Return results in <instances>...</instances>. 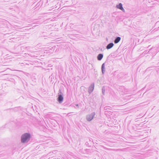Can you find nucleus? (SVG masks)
<instances>
[{
    "mask_svg": "<svg viewBox=\"0 0 159 159\" xmlns=\"http://www.w3.org/2000/svg\"><path fill=\"white\" fill-rule=\"evenodd\" d=\"M31 138V135L29 133H25L23 134L21 138V142L23 143L28 142Z\"/></svg>",
    "mask_w": 159,
    "mask_h": 159,
    "instance_id": "f257e3e1",
    "label": "nucleus"
},
{
    "mask_svg": "<svg viewBox=\"0 0 159 159\" xmlns=\"http://www.w3.org/2000/svg\"><path fill=\"white\" fill-rule=\"evenodd\" d=\"M63 93L61 92L60 89L59 91L58 97L57 98V100L59 103H61L63 100Z\"/></svg>",
    "mask_w": 159,
    "mask_h": 159,
    "instance_id": "f03ea898",
    "label": "nucleus"
},
{
    "mask_svg": "<svg viewBox=\"0 0 159 159\" xmlns=\"http://www.w3.org/2000/svg\"><path fill=\"white\" fill-rule=\"evenodd\" d=\"M95 115L94 112H93L90 114L86 116V119L88 121H90L93 118Z\"/></svg>",
    "mask_w": 159,
    "mask_h": 159,
    "instance_id": "7ed1b4c3",
    "label": "nucleus"
},
{
    "mask_svg": "<svg viewBox=\"0 0 159 159\" xmlns=\"http://www.w3.org/2000/svg\"><path fill=\"white\" fill-rule=\"evenodd\" d=\"M94 87V83L92 84L89 86V94H90L93 91Z\"/></svg>",
    "mask_w": 159,
    "mask_h": 159,
    "instance_id": "20e7f679",
    "label": "nucleus"
},
{
    "mask_svg": "<svg viewBox=\"0 0 159 159\" xmlns=\"http://www.w3.org/2000/svg\"><path fill=\"white\" fill-rule=\"evenodd\" d=\"M114 44L113 43H111L107 45L106 48L107 49L111 48L114 46Z\"/></svg>",
    "mask_w": 159,
    "mask_h": 159,
    "instance_id": "39448f33",
    "label": "nucleus"
},
{
    "mask_svg": "<svg viewBox=\"0 0 159 159\" xmlns=\"http://www.w3.org/2000/svg\"><path fill=\"white\" fill-rule=\"evenodd\" d=\"M103 55L102 54L100 53L98 54L97 57V59L98 61H101Z\"/></svg>",
    "mask_w": 159,
    "mask_h": 159,
    "instance_id": "423d86ee",
    "label": "nucleus"
},
{
    "mask_svg": "<svg viewBox=\"0 0 159 159\" xmlns=\"http://www.w3.org/2000/svg\"><path fill=\"white\" fill-rule=\"evenodd\" d=\"M121 39V38L120 37H116L115 38L114 42L115 43H117L119 42Z\"/></svg>",
    "mask_w": 159,
    "mask_h": 159,
    "instance_id": "0eeeda50",
    "label": "nucleus"
},
{
    "mask_svg": "<svg viewBox=\"0 0 159 159\" xmlns=\"http://www.w3.org/2000/svg\"><path fill=\"white\" fill-rule=\"evenodd\" d=\"M101 70L102 74H104L105 71V63L102 64L101 66Z\"/></svg>",
    "mask_w": 159,
    "mask_h": 159,
    "instance_id": "6e6552de",
    "label": "nucleus"
},
{
    "mask_svg": "<svg viewBox=\"0 0 159 159\" xmlns=\"http://www.w3.org/2000/svg\"><path fill=\"white\" fill-rule=\"evenodd\" d=\"M116 7L120 10L123 7L121 3H120L118 5L116 6Z\"/></svg>",
    "mask_w": 159,
    "mask_h": 159,
    "instance_id": "1a4fd4ad",
    "label": "nucleus"
},
{
    "mask_svg": "<svg viewBox=\"0 0 159 159\" xmlns=\"http://www.w3.org/2000/svg\"><path fill=\"white\" fill-rule=\"evenodd\" d=\"M55 47H49L48 48V51H49L50 50H51L52 51H53L54 50Z\"/></svg>",
    "mask_w": 159,
    "mask_h": 159,
    "instance_id": "9d476101",
    "label": "nucleus"
},
{
    "mask_svg": "<svg viewBox=\"0 0 159 159\" xmlns=\"http://www.w3.org/2000/svg\"><path fill=\"white\" fill-rule=\"evenodd\" d=\"M102 93L103 94V95H104L105 93V87L104 86H103L102 87Z\"/></svg>",
    "mask_w": 159,
    "mask_h": 159,
    "instance_id": "9b49d317",
    "label": "nucleus"
},
{
    "mask_svg": "<svg viewBox=\"0 0 159 159\" xmlns=\"http://www.w3.org/2000/svg\"><path fill=\"white\" fill-rule=\"evenodd\" d=\"M85 145L87 146H89V143H88V142H86L85 143Z\"/></svg>",
    "mask_w": 159,
    "mask_h": 159,
    "instance_id": "f8f14e48",
    "label": "nucleus"
},
{
    "mask_svg": "<svg viewBox=\"0 0 159 159\" xmlns=\"http://www.w3.org/2000/svg\"><path fill=\"white\" fill-rule=\"evenodd\" d=\"M120 10H121V11H123L124 12L125 11V9H124L123 7L122 8L120 9Z\"/></svg>",
    "mask_w": 159,
    "mask_h": 159,
    "instance_id": "ddd939ff",
    "label": "nucleus"
},
{
    "mask_svg": "<svg viewBox=\"0 0 159 159\" xmlns=\"http://www.w3.org/2000/svg\"><path fill=\"white\" fill-rule=\"evenodd\" d=\"M123 75L124 74H123V73H120V74L118 75V76L119 77L121 75Z\"/></svg>",
    "mask_w": 159,
    "mask_h": 159,
    "instance_id": "4468645a",
    "label": "nucleus"
},
{
    "mask_svg": "<svg viewBox=\"0 0 159 159\" xmlns=\"http://www.w3.org/2000/svg\"><path fill=\"white\" fill-rule=\"evenodd\" d=\"M88 139L89 140V141L90 142L92 140V139L91 138H89Z\"/></svg>",
    "mask_w": 159,
    "mask_h": 159,
    "instance_id": "2eb2a0df",
    "label": "nucleus"
},
{
    "mask_svg": "<svg viewBox=\"0 0 159 159\" xmlns=\"http://www.w3.org/2000/svg\"><path fill=\"white\" fill-rule=\"evenodd\" d=\"M99 49H100L101 51H102H102H103V49H102V48H99Z\"/></svg>",
    "mask_w": 159,
    "mask_h": 159,
    "instance_id": "dca6fc26",
    "label": "nucleus"
},
{
    "mask_svg": "<svg viewBox=\"0 0 159 159\" xmlns=\"http://www.w3.org/2000/svg\"><path fill=\"white\" fill-rule=\"evenodd\" d=\"M147 51H145L144 52H143V53H144V54H147Z\"/></svg>",
    "mask_w": 159,
    "mask_h": 159,
    "instance_id": "f3484780",
    "label": "nucleus"
},
{
    "mask_svg": "<svg viewBox=\"0 0 159 159\" xmlns=\"http://www.w3.org/2000/svg\"><path fill=\"white\" fill-rule=\"evenodd\" d=\"M75 105L76 107H78L79 106V105L78 104H75Z\"/></svg>",
    "mask_w": 159,
    "mask_h": 159,
    "instance_id": "a211bd4d",
    "label": "nucleus"
},
{
    "mask_svg": "<svg viewBox=\"0 0 159 159\" xmlns=\"http://www.w3.org/2000/svg\"><path fill=\"white\" fill-rule=\"evenodd\" d=\"M151 49H152V48H151L149 50V51H148V52H147V53H149V51L150 50H151Z\"/></svg>",
    "mask_w": 159,
    "mask_h": 159,
    "instance_id": "6ab92c4d",
    "label": "nucleus"
},
{
    "mask_svg": "<svg viewBox=\"0 0 159 159\" xmlns=\"http://www.w3.org/2000/svg\"><path fill=\"white\" fill-rule=\"evenodd\" d=\"M104 149H107V148H104Z\"/></svg>",
    "mask_w": 159,
    "mask_h": 159,
    "instance_id": "aec40b11",
    "label": "nucleus"
}]
</instances>
